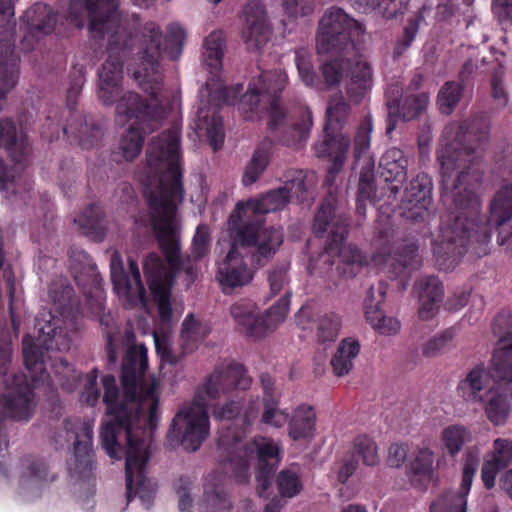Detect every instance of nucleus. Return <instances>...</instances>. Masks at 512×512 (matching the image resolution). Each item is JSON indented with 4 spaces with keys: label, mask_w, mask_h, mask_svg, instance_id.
I'll return each mask as SVG.
<instances>
[{
    "label": "nucleus",
    "mask_w": 512,
    "mask_h": 512,
    "mask_svg": "<svg viewBox=\"0 0 512 512\" xmlns=\"http://www.w3.org/2000/svg\"><path fill=\"white\" fill-rule=\"evenodd\" d=\"M461 97V87L455 82H447L440 89L437 104L441 113L449 115Z\"/></svg>",
    "instance_id": "50"
},
{
    "label": "nucleus",
    "mask_w": 512,
    "mask_h": 512,
    "mask_svg": "<svg viewBox=\"0 0 512 512\" xmlns=\"http://www.w3.org/2000/svg\"><path fill=\"white\" fill-rule=\"evenodd\" d=\"M394 89L389 88L387 90L388 97V116L389 123L387 132H391L395 128L397 119L409 121L419 115V113L427 106L429 97L425 93L421 94H406L405 97L401 96L397 99Z\"/></svg>",
    "instance_id": "30"
},
{
    "label": "nucleus",
    "mask_w": 512,
    "mask_h": 512,
    "mask_svg": "<svg viewBox=\"0 0 512 512\" xmlns=\"http://www.w3.org/2000/svg\"><path fill=\"white\" fill-rule=\"evenodd\" d=\"M489 122L481 116L463 124L450 123L442 134L437 150L442 197L454 205L453 215L441 227L433 251L440 265L456 262L465 251L487 254L492 227L498 229L499 245L512 250V184L503 185L491 200L489 217H480L481 202L477 194L482 171L480 153L488 141Z\"/></svg>",
    "instance_id": "1"
},
{
    "label": "nucleus",
    "mask_w": 512,
    "mask_h": 512,
    "mask_svg": "<svg viewBox=\"0 0 512 512\" xmlns=\"http://www.w3.org/2000/svg\"><path fill=\"white\" fill-rule=\"evenodd\" d=\"M185 36V30L181 25L173 23L168 26L163 51L170 59H177L181 55Z\"/></svg>",
    "instance_id": "51"
},
{
    "label": "nucleus",
    "mask_w": 512,
    "mask_h": 512,
    "mask_svg": "<svg viewBox=\"0 0 512 512\" xmlns=\"http://www.w3.org/2000/svg\"><path fill=\"white\" fill-rule=\"evenodd\" d=\"M144 41L137 67L129 68L133 78L149 95L144 103L138 94H127L121 98L116 107L117 121L121 124L130 121V127L122 134L119 150L126 160H133L142 149L143 136L139 131H152L168 109L179 106V96L174 94L168 103V98L160 93L161 76L158 70V60L162 52V35L155 23H148L144 29Z\"/></svg>",
    "instance_id": "5"
},
{
    "label": "nucleus",
    "mask_w": 512,
    "mask_h": 512,
    "mask_svg": "<svg viewBox=\"0 0 512 512\" xmlns=\"http://www.w3.org/2000/svg\"><path fill=\"white\" fill-rule=\"evenodd\" d=\"M230 497L224 488V478L218 472L209 474L204 482L202 498L197 503L198 512H230Z\"/></svg>",
    "instance_id": "31"
},
{
    "label": "nucleus",
    "mask_w": 512,
    "mask_h": 512,
    "mask_svg": "<svg viewBox=\"0 0 512 512\" xmlns=\"http://www.w3.org/2000/svg\"><path fill=\"white\" fill-rule=\"evenodd\" d=\"M23 485L38 488L43 482L52 480L48 477V467L43 461H28L25 465Z\"/></svg>",
    "instance_id": "52"
},
{
    "label": "nucleus",
    "mask_w": 512,
    "mask_h": 512,
    "mask_svg": "<svg viewBox=\"0 0 512 512\" xmlns=\"http://www.w3.org/2000/svg\"><path fill=\"white\" fill-rule=\"evenodd\" d=\"M212 414L221 420L235 419L241 414V403L239 400L229 399L223 404H215L212 407Z\"/></svg>",
    "instance_id": "60"
},
{
    "label": "nucleus",
    "mask_w": 512,
    "mask_h": 512,
    "mask_svg": "<svg viewBox=\"0 0 512 512\" xmlns=\"http://www.w3.org/2000/svg\"><path fill=\"white\" fill-rule=\"evenodd\" d=\"M245 239L241 234L234 238L231 248L225 258L218 263L216 279L224 293L242 288L253 280L254 268L249 264L251 257L241 243Z\"/></svg>",
    "instance_id": "17"
},
{
    "label": "nucleus",
    "mask_w": 512,
    "mask_h": 512,
    "mask_svg": "<svg viewBox=\"0 0 512 512\" xmlns=\"http://www.w3.org/2000/svg\"><path fill=\"white\" fill-rule=\"evenodd\" d=\"M408 161L403 152L397 148L388 149L380 159L381 174L386 182L397 183L391 186V192L397 193L398 184L406 180Z\"/></svg>",
    "instance_id": "38"
},
{
    "label": "nucleus",
    "mask_w": 512,
    "mask_h": 512,
    "mask_svg": "<svg viewBox=\"0 0 512 512\" xmlns=\"http://www.w3.org/2000/svg\"><path fill=\"white\" fill-rule=\"evenodd\" d=\"M348 220L341 214H336L335 208L330 201H326L320 207L313 225L317 233L329 232L331 240L321 255V260L326 262L330 257L336 256L339 262L351 266L349 272L343 271L348 276L354 275L355 267L364 264L360 252L352 245L345 244L344 238L347 233Z\"/></svg>",
    "instance_id": "11"
},
{
    "label": "nucleus",
    "mask_w": 512,
    "mask_h": 512,
    "mask_svg": "<svg viewBox=\"0 0 512 512\" xmlns=\"http://www.w3.org/2000/svg\"><path fill=\"white\" fill-rule=\"evenodd\" d=\"M360 351V344L354 338H346L339 344L338 350L331 360L334 373L337 376L348 374L353 368V362Z\"/></svg>",
    "instance_id": "42"
},
{
    "label": "nucleus",
    "mask_w": 512,
    "mask_h": 512,
    "mask_svg": "<svg viewBox=\"0 0 512 512\" xmlns=\"http://www.w3.org/2000/svg\"><path fill=\"white\" fill-rule=\"evenodd\" d=\"M71 270L77 284L82 287L91 314H98L103 308L104 293L95 264L83 250H72L69 255Z\"/></svg>",
    "instance_id": "21"
},
{
    "label": "nucleus",
    "mask_w": 512,
    "mask_h": 512,
    "mask_svg": "<svg viewBox=\"0 0 512 512\" xmlns=\"http://www.w3.org/2000/svg\"><path fill=\"white\" fill-rule=\"evenodd\" d=\"M354 449L365 465L374 466L379 463L377 445L367 436H359L356 438Z\"/></svg>",
    "instance_id": "53"
},
{
    "label": "nucleus",
    "mask_w": 512,
    "mask_h": 512,
    "mask_svg": "<svg viewBox=\"0 0 512 512\" xmlns=\"http://www.w3.org/2000/svg\"><path fill=\"white\" fill-rule=\"evenodd\" d=\"M287 81V74L281 69L263 71L249 83L246 94L240 100V109L245 114L268 110L270 129L284 127L287 120L277 102V95L285 88Z\"/></svg>",
    "instance_id": "9"
},
{
    "label": "nucleus",
    "mask_w": 512,
    "mask_h": 512,
    "mask_svg": "<svg viewBox=\"0 0 512 512\" xmlns=\"http://www.w3.org/2000/svg\"><path fill=\"white\" fill-rule=\"evenodd\" d=\"M208 401L197 391L194 400L185 404L175 415L169 432L170 441H176L188 451H196L209 434Z\"/></svg>",
    "instance_id": "13"
},
{
    "label": "nucleus",
    "mask_w": 512,
    "mask_h": 512,
    "mask_svg": "<svg viewBox=\"0 0 512 512\" xmlns=\"http://www.w3.org/2000/svg\"><path fill=\"white\" fill-rule=\"evenodd\" d=\"M72 288L64 278L53 282L49 289V298L53 303L50 311H45L36 319L37 339L27 335L23 339V358L28 375L7 376V365L10 362L11 349L8 343L0 345V376L7 377L6 390L0 395V421L11 418L17 421H28L35 408L32 387L46 384H59L67 390L74 385L70 380L79 378L77 372L62 359L54 357L50 366L54 376L46 372L44 350L67 351L72 344V337L77 329L75 316L71 311Z\"/></svg>",
    "instance_id": "4"
},
{
    "label": "nucleus",
    "mask_w": 512,
    "mask_h": 512,
    "mask_svg": "<svg viewBox=\"0 0 512 512\" xmlns=\"http://www.w3.org/2000/svg\"><path fill=\"white\" fill-rule=\"evenodd\" d=\"M316 432V413L311 406H298L288 421V436L293 441L308 442Z\"/></svg>",
    "instance_id": "37"
},
{
    "label": "nucleus",
    "mask_w": 512,
    "mask_h": 512,
    "mask_svg": "<svg viewBox=\"0 0 512 512\" xmlns=\"http://www.w3.org/2000/svg\"><path fill=\"white\" fill-rule=\"evenodd\" d=\"M386 294V287L383 283L379 282L376 286H371L367 291L364 301L365 316L369 311L379 310L380 305L384 301Z\"/></svg>",
    "instance_id": "62"
},
{
    "label": "nucleus",
    "mask_w": 512,
    "mask_h": 512,
    "mask_svg": "<svg viewBox=\"0 0 512 512\" xmlns=\"http://www.w3.org/2000/svg\"><path fill=\"white\" fill-rule=\"evenodd\" d=\"M491 95L499 107H505L508 103V95L502 81V71L495 69L491 79Z\"/></svg>",
    "instance_id": "63"
},
{
    "label": "nucleus",
    "mask_w": 512,
    "mask_h": 512,
    "mask_svg": "<svg viewBox=\"0 0 512 512\" xmlns=\"http://www.w3.org/2000/svg\"><path fill=\"white\" fill-rule=\"evenodd\" d=\"M296 324L303 330L315 331L319 342H332L339 333L341 321L334 313L316 315L310 306H303L295 315Z\"/></svg>",
    "instance_id": "29"
},
{
    "label": "nucleus",
    "mask_w": 512,
    "mask_h": 512,
    "mask_svg": "<svg viewBox=\"0 0 512 512\" xmlns=\"http://www.w3.org/2000/svg\"><path fill=\"white\" fill-rule=\"evenodd\" d=\"M22 21L26 27V34L22 39V47L25 50H31L39 39L54 30L57 23V15L46 4L36 3L26 10Z\"/></svg>",
    "instance_id": "26"
},
{
    "label": "nucleus",
    "mask_w": 512,
    "mask_h": 512,
    "mask_svg": "<svg viewBox=\"0 0 512 512\" xmlns=\"http://www.w3.org/2000/svg\"><path fill=\"white\" fill-rule=\"evenodd\" d=\"M146 368V347L131 345L122 367V393L114 376L105 375L99 383L97 370H92L83 379L80 400L94 406L103 390L106 414L100 433L102 447L112 459L125 458L127 498H138L148 509L155 494V484L146 473L152 431L160 419V382L154 376L145 378Z\"/></svg>",
    "instance_id": "2"
},
{
    "label": "nucleus",
    "mask_w": 512,
    "mask_h": 512,
    "mask_svg": "<svg viewBox=\"0 0 512 512\" xmlns=\"http://www.w3.org/2000/svg\"><path fill=\"white\" fill-rule=\"evenodd\" d=\"M284 13L293 19L310 15L314 10L312 0H282Z\"/></svg>",
    "instance_id": "58"
},
{
    "label": "nucleus",
    "mask_w": 512,
    "mask_h": 512,
    "mask_svg": "<svg viewBox=\"0 0 512 512\" xmlns=\"http://www.w3.org/2000/svg\"><path fill=\"white\" fill-rule=\"evenodd\" d=\"M454 337L455 331L453 329H447L426 341L423 344L422 353L426 357H435L448 347Z\"/></svg>",
    "instance_id": "55"
},
{
    "label": "nucleus",
    "mask_w": 512,
    "mask_h": 512,
    "mask_svg": "<svg viewBox=\"0 0 512 512\" xmlns=\"http://www.w3.org/2000/svg\"><path fill=\"white\" fill-rule=\"evenodd\" d=\"M230 314L237 329L251 337H261L265 334V323L258 307L251 301L241 300L230 308Z\"/></svg>",
    "instance_id": "32"
},
{
    "label": "nucleus",
    "mask_w": 512,
    "mask_h": 512,
    "mask_svg": "<svg viewBox=\"0 0 512 512\" xmlns=\"http://www.w3.org/2000/svg\"><path fill=\"white\" fill-rule=\"evenodd\" d=\"M438 468L435 453L429 447H418L407 465V474L415 486H423L430 482Z\"/></svg>",
    "instance_id": "35"
},
{
    "label": "nucleus",
    "mask_w": 512,
    "mask_h": 512,
    "mask_svg": "<svg viewBox=\"0 0 512 512\" xmlns=\"http://www.w3.org/2000/svg\"><path fill=\"white\" fill-rule=\"evenodd\" d=\"M264 398V410L261 415V423L274 428H281L288 421V414L278 407L280 394L274 388V381L268 374L260 376Z\"/></svg>",
    "instance_id": "34"
},
{
    "label": "nucleus",
    "mask_w": 512,
    "mask_h": 512,
    "mask_svg": "<svg viewBox=\"0 0 512 512\" xmlns=\"http://www.w3.org/2000/svg\"><path fill=\"white\" fill-rule=\"evenodd\" d=\"M13 25V0H0V99H4L18 82L17 58L9 39Z\"/></svg>",
    "instance_id": "18"
},
{
    "label": "nucleus",
    "mask_w": 512,
    "mask_h": 512,
    "mask_svg": "<svg viewBox=\"0 0 512 512\" xmlns=\"http://www.w3.org/2000/svg\"><path fill=\"white\" fill-rule=\"evenodd\" d=\"M229 226L234 238L243 235L245 240L241 246L245 251H249V255L252 248H255L260 256L269 257L277 251L283 241L280 229L262 227L259 218L243 217L242 221H237L234 225L229 221Z\"/></svg>",
    "instance_id": "19"
},
{
    "label": "nucleus",
    "mask_w": 512,
    "mask_h": 512,
    "mask_svg": "<svg viewBox=\"0 0 512 512\" xmlns=\"http://www.w3.org/2000/svg\"><path fill=\"white\" fill-rule=\"evenodd\" d=\"M210 333V326L206 322L199 321L193 315L185 318L182 324L181 337L183 341L192 346L203 340Z\"/></svg>",
    "instance_id": "47"
},
{
    "label": "nucleus",
    "mask_w": 512,
    "mask_h": 512,
    "mask_svg": "<svg viewBox=\"0 0 512 512\" xmlns=\"http://www.w3.org/2000/svg\"><path fill=\"white\" fill-rule=\"evenodd\" d=\"M244 25L241 37L249 50L260 49L269 39L271 28L262 3L249 2L243 11Z\"/></svg>",
    "instance_id": "27"
},
{
    "label": "nucleus",
    "mask_w": 512,
    "mask_h": 512,
    "mask_svg": "<svg viewBox=\"0 0 512 512\" xmlns=\"http://www.w3.org/2000/svg\"><path fill=\"white\" fill-rule=\"evenodd\" d=\"M194 486L190 479L181 478L176 485L178 507L180 512H193Z\"/></svg>",
    "instance_id": "57"
},
{
    "label": "nucleus",
    "mask_w": 512,
    "mask_h": 512,
    "mask_svg": "<svg viewBox=\"0 0 512 512\" xmlns=\"http://www.w3.org/2000/svg\"><path fill=\"white\" fill-rule=\"evenodd\" d=\"M397 262L402 269L415 270L421 265V258L417 253V246L411 242L399 253Z\"/></svg>",
    "instance_id": "59"
},
{
    "label": "nucleus",
    "mask_w": 512,
    "mask_h": 512,
    "mask_svg": "<svg viewBox=\"0 0 512 512\" xmlns=\"http://www.w3.org/2000/svg\"><path fill=\"white\" fill-rule=\"evenodd\" d=\"M289 201L288 188L280 187L269 191L259 199H250L247 202L237 203L230 215V222L234 225L242 221L243 217H255L282 209Z\"/></svg>",
    "instance_id": "28"
},
{
    "label": "nucleus",
    "mask_w": 512,
    "mask_h": 512,
    "mask_svg": "<svg viewBox=\"0 0 512 512\" xmlns=\"http://www.w3.org/2000/svg\"><path fill=\"white\" fill-rule=\"evenodd\" d=\"M110 272L114 290L121 301L129 307L137 306L149 311L150 301L146 296L138 263L129 259L128 267L125 269L121 255L113 251L110 258Z\"/></svg>",
    "instance_id": "16"
},
{
    "label": "nucleus",
    "mask_w": 512,
    "mask_h": 512,
    "mask_svg": "<svg viewBox=\"0 0 512 512\" xmlns=\"http://www.w3.org/2000/svg\"><path fill=\"white\" fill-rule=\"evenodd\" d=\"M349 112L350 106L343 96L341 94L333 96L326 111L327 123L324 128V137L315 145L316 155L331 158L336 170L343 164L350 146L349 138L340 131Z\"/></svg>",
    "instance_id": "15"
},
{
    "label": "nucleus",
    "mask_w": 512,
    "mask_h": 512,
    "mask_svg": "<svg viewBox=\"0 0 512 512\" xmlns=\"http://www.w3.org/2000/svg\"><path fill=\"white\" fill-rule=\"evenodd\" d=\"M224 36L222 31H212L203 42L202 62L207 68L209 78L202 95L207 94L213 106L203 104L198 108L196 131L207 136L214 150L219 149L224 140L222 119L217 114L219 104H234L237 95L242 91V85L226 87L221 83L222 58L224 55Z\"/></svg>",
    "instance_id": "8"
},
{
    "label": "nucleus",
    "mask_w": 512,
    "mask_h": 512,
    "mask_svg": "<svg viewBox=\"0 0 512 512\" xmlns=\"http://www.w3.org/2000/svg\"><path fill=\"white\" fill-rule=\"evenodd\" d=\"M366 320L374 330L382 335H395L401 328L398 319L385 316L380 310L369 311Z\"/></svg>",
    "instance_id": "49"
},
{
    "label": "nucleus",
    "mask_w": 512,
    "mask_h": 512,
    "mask_svg": "<svg viewBox=\"0 0 512 512\" xmlns=\"http://www.w3.org/2000/svg\"><path fill=\"white\" fill-rule=\"evenodd\" d=\"M479 457L480 450L478 447L475 446L466 450L459 491H447L441 494L431 504V512H466L467 496L478 469Z\"/></svg>",
    "instance_id": "22"
},
{
    "label": "nucleus",
    "mask_w": 512,
    "mask_h": 512,
    "mask_svg": "<svg viewBox=\"0 0 512 512\" xmlns=\"http://www.w3.org/2000/svg\"><path fill=\"white\" fill-rule=\"evenodd\" d=\"M472 439V431L468 427L459 424L448 425L440 433L442 447L452 457L458 455L463 446L470 443Z\"/></svg>",
    "instance_id": "41"
},
{
    "label": "nucleus",
    "mask_w": 512,
    "mask_h": 512,
    "mask_svg": "<svg viewBox=\"0 0 512 512\" xmlns=\"http://www.w3.org/2000/svg\"><path fill=\"white\" fill-rule=\"evenodd\" d=\"M268 281H269L271 296H276L281 291H283V292L288 291L290 293V290L287 287L288 286L287 268L281 267V268L272 270L269 273ZM284 294L285 293H283V295Z\"/></svg>",
    "instance_id": "61"
},
{
    "label": "nucleus",
    "mask_w": 512,
    "mask_h": 512,
    "mask_svg": "<svg viewBox=\"0 0 512 512\" xmlns=\"http://www.w3.org/2000/svg\"><path fill=\"white\" fill-rule=\"evenodd\" d=\"M508 328L500 336V346L494 351L491 359V367L495 378L500 382H512V315L507 319H499Z\"/></svg>",
    "instance_id": "33"
},
{
    "label": "nucleus",
    "mask_w": 512,
    "mask_h": 512,
    "mask_svg": "<svg viewBox=\"0 0 512 512\" xmlns=\"http://www.w3.org/2000/svg\"><path fill=\"white\" fill-rule=\"evenodd\" d=\"M272 141L265 139L254 151L251 160L245 166L242 183L248 187L254 184L263 174L271 157Z\"/></svg>",
    "instance_id": "40"
},
{
    "label": "nucleus",
    "mask_w": 512,
    "mask_h": 512,
    "mask_svg": "<svg viewBox=\"0 0 512 512\" xmlns=\"http://www.w3.org/2000/svg\"><path fill=\"white\" fill-rule=\"evenodd\" d=\"M503 466L484 457L481 467V480L486 489H492L495 486L496 477Z\"/></svg>",
    "instance_id": "64"
},
{
    "label": "nucleus",
    "mask_w": 512,
    "mask_h": 512,
    "mask_svg": "<svg viewBox=\"0 0 512 512\" xmlns=\"http://www.w3.org/2000/svg\"><path fill=\"white\" fill-rule=\"evenodd\" d=\"M93 420L82 421L79 418L68 419L64 423V429L56 437V443L63 446L65 443L73 442L75 458V473L90 471L92 465L91 446L93 435Z\"/></svg>",
    "instance_id": "20"
},
{
    "label": "nucleus",
    "mask_w": 512,
    "mask_h": 512,
    "mask_svg": "<svg viewBox=\"0 0 512 512\" xmlns=\"http://www.w3.org/2000/svg\"><path fill=\"white\" fill-rule=\"evenodd\" d=\"M139 178L149 203L151 225L167 261L165 265L157 254L150 253L143 261V269L159 317L166 323L170 322L172 315L170 294L175 273L181 266L192 277L194 264L209 254L211 246L209 226L198 225L192 239L190 256L185 262H180V225L176 211L183 200L184 190L178 125L152 139Z\"/></svg>",
    "instance_id": "3"
},
{
    "label": "nucleus",
    "mask_w": 512,
    "mask_h": 512,
    "mask_svg": "<svg viewBox=\"0 0 512 512\" xmlns=\"http://www.w3.org/2000/svg\"><path fill=\"white\" fill-rule=\"evenodd\" d=\"M432 182L426 175L413 179L405 191L402 215L411 221L425 220L430 215Z\"/></svg>",
    "instance_id": "25"
},
{
    "label": "nucleus",
    "mask_w": 512,
    "mask_h": 512,
    "mask_svg": "<svg viewBox=\"0 0 512 512\" xmlns=\"http://www.w3.org/2000/svg\"><path fill=\"white\" fill-rule=\"evenodd\" d=\"M363 33L360 23L340 8L328 9L319 23L316 48L318 53L356 50L355 41Z\"/></svg>",
    "instance_id": "14"
},
{
    "label": "nucleus",
    "mask_w": 512,
    "mask_h": 512,
    "mask_svg": "<svg viewBox=\"0 0 512 512\" xmlns=\"http://www.w3.org/2000/svg\"><path fill=\"white\" fill-rule=\"evenodd\" d=\"M494 389L493 376L484 364H476L458 381L456 393L469 405L483 402L484 398Z\"/></svg>",
    "instance_id": "24"
},
{
    "label": "nucleus",
    "mask_w": 512,
    "mask_h": 512,
    "mask_svg": "<svg viewBox=\"0 0 512 512\" xmlns=\"http://www.w3.org/2000/svg\"><path fill=\"white\" fill-rule=\"evenodd\" d=\"M251 382L244 366L230 363L217 367L198 391L206 400L217 399L235 389L246 390Z\"/></svg>",
    "instance_id": "23"
},
{
    "label": "nucleus",
    "mask_w": 512,
    "mask_h": 512,
    "mask_svg": "<svg viewBox=\"0 0 512 512\" xmlns=\"http://www.w3.org/2000/svg\"><path fill=\"white\" fill-rule=\"evenodd\" d=\"M30 143L21 128L9 119L0 120V191L6 197L17 192L20 165L29 155Z\"/></svg>",
    "instance_id": "12"
},
{
    "label": "nucleus",
    "mask_w": 512,
    "mask_h": 512,
    "mask_svg": "<svg viewBox=\"0 0 512 512\" xmlns=\"http://www.w3.org/2000/svg\"><path fill=\"white\" fill-rule=\"evenodd\" d=\"M419 298V316L429 319L438 311L443 299V288L434 276H424L416 284Z\"/></svg>",
    "instance_id": "36"
},
{
    "label": "nucleus",
    "mask_w": 512,
    "mask_h": 512,
    "mask_svg": "<svg viewBox=\"0 0 512 512\" xmlns=\"http://www.w3.org/2000/svg\"><path fill=\"white\" fill-rule=\"evenodd\" d=\"M291 293L288 291L264 315L265 333L282 323L289 311Z\"/></svg>",
    "instance_id": "48"
},
{
    "label": "nucleus",
    "mask_w": 512,
    "mask_h": 512,
    "mask_svg": "<svg viewBox=\"0 0 512 512\" xmlns=\"http://www.w3.org/2000/svg\"><path fill=\"white\" fill-rule=\"evenodd\" d=\"M90 131V127L80 114L73 115V122L69 123L63 128V132L69 137L74 136L79 138V144L84 148H89L93 145L90 138H85V134Z\"/></svg>",
    "instance_id": "56"
},
{
    "label": "nucleus",
    "mask_w": 512,
    "mask_h": 512,
    "mask_svg": "<svg viewBox=\"0 0 512 512\" xmlns=\"http://www.w3.org/2000/svg\"><path fill=\"white\" fill-rule=\"evenodd\" d=\"M337 57L321 66L323 84L327 88L338 86L346 72L350 80L346 90L350 101L358 104L372 85V69L365 57L357 50L332 51Z\"/></svg>",
    "instance_id": "10"
},
{
    "label": "nucleus",
    "mask_w": 512,
    "mask_h": 512,
    "mask_svg": "<svg viewBox=\"0 0 512 512\" xmlns=\"http://www.w3.org/2000/svg\"><path fill=\"white\" fill-rule=\"evenodd\" d=\"M75 225L83 233L96 241H101L105 235L102 212L98 206L92 205L74 219Z\"/></svg>",
    "instance_id": "43"
},
{
    "label": "nucleus",
    "mask_w": 512,
    "mask_h": 512,
    "mask_svg": "<svg viewBox=\"0 0 512 512\" xmlns=\"http://www.w3.org/2000/svg\"><path fill=\"white\" fill-rule=\"evenodd\" d=\"M278 490L283 497H295L302 490V482L299 477V468L291 465L282 470L277 477Z\"/></svg>",
    "instance_id": "45"
},
{
    "label": "nucleus",
    "mask_w": 512,
    "mask_h": 512,
    "mask_svg": "<svg viewBox=\"0 0 512 512\" xmlns=\"http://www.w3.org/2000/svg\"><path fill=\"white\" fill-rule=\"evenodd\" d=\"M484 457L504 468L507 467L512 460V441L505 438L495 439L492 450Z\"/></svg>",
    "instance_id": "54"
},
{
    "label": "nucleus",
    "mask_w": 512,
    "mask_h": 512,
    "mask_svg": "<svg viewBox=\"0 0 512 512\" xmlns=\"http://www.w3.org/2000/svg\"><path fill=\"white\" fill-rule=\"evenodd\" d=\"M118 0H70L68 17L77 27L88 25L94 36L107 38V58L98 71L99 100L117 107L122 94L123 59L131 50L132 38L127 32Z\"/></svg>",
    "instance_id": "6"
},
{
    "label": "nucleus",
    "mask_w": 512,
    "mask_h": 512,
    "mask_svg": "<svg viewBox=\"0 0 512 512\" xmlns=\"http://www.w3.org/2000/svg\"><path fill=\"white\" fill-rule=\"evenodd\" d=\"M295 63L302 83L308 87L321 88L322 82L316 79L312 64V55L305 49L295 53Z\"/></svg>",
    "instance_id": "46"
},
{
    "label": "nucleus",
    "mask_w": 512,
    "mask_h": 512,
    "mask_svg": "<svg viewBox=\"0 0 512 512\" xmlns=\"http://www.w3.org/2000/svg\"><path fill=\"white\" fill-rule=\"evenodd\" d=\"M484 413L488 421L494 426L506 424L512 410L508 396L494 388L483 400Z\"/></svg>",
    "instance_id": "39"
},
{
    "label": "nucleus",
    "mask_w": 512,
    "mask_h": 512,
    "mask_svg": "<svg viewBox=\"0 0 512 512\" xmlns=\"http://www.w3.org/2000/svg\"><path fill=\"white\" fill-rule=\"evenodd\" d=\"M244 432L228 428L219 437L218 445L223 469L237 483H247L256 474L257 492L267 496L273 468L281 461L282 449L278 442L267 437L243 441Z\"/></svg>",
    "instance_id": "7"
},
{
    "label": "nucleus",
    "mask_w": 512,
    "mask_h": 512,
    "mask_svg": "<svg viewBox=\"0 0 512 512\" xmlns=\"http://www.w3.org/2000/svg\"><path fill=\"white\" fill-rule=\"evenodd\" d=\"M312 127V116L309 109L304 108L299 112L298 119L293 121L285 130L284 142L288 146L299 145L304 142Z\"/></svg>",
    "instance_id": "44"
}]
</instances>
